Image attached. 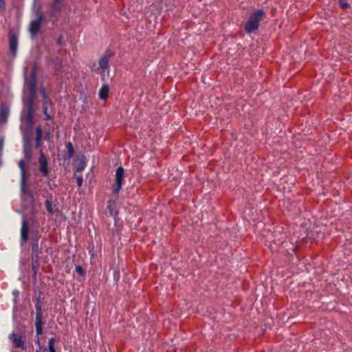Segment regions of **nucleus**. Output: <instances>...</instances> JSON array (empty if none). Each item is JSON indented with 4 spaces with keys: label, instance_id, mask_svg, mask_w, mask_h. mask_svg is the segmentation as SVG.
I'll return each instance as SVG.
<instances>
[{
    "label": "nucleus",
    "instance_id": "4",
    "mask_svg": "<svg viewBox=\"0 0 352 352\" xmlns=\"http://www.w3.org/2000/svg\"><path fill=\"white\" fill-rule=\"evenodd\" d=\"M115 53L110 49L105 50L104 53L98 60L99 67L103 72L109 68L110 58L113 56Z\"/></svg>",
    "mask_w": 352,
    "mask_h": 352
},
{
    "label": "nucleus",
    "instance_id": "5",
    "mask_svg": "<svg viewBox=\"0 0 352 352\" xmlns=\"http://www.w3.org/2000/svg\"><path fill=\"white\" fill-rule=\"evenodd\" d=\"M9 339L12 341L14 348L25 350L26 349L25 342L23 340L22 336L15 333H12L9 336Z\"/></svg>",
    "mask_w": 352,
    "mask_h": 352
},
{
    "label": "nucleus",
    "instance_id": "9",
    "mask_svg": "<svg viewBox=\"0 0 352 352\" xmlns=\"http://www.w3.org/2000/svg\"><path fill=\"white\" fill-rule=\"evenodd\" d=\"M39 170L43 177H47L50 173L47 160L43 152L41 153L38 160Z\"/></svg>",
    "mask_w": 352,
    "mask_h": 352
},
{
    "label": "nucleus",
    "instance_id": "1",
    "mask_svg": "<svg viewBox=\"0 0 352 352\" xmlns=\"http://www.w3.org/2000/svg\"><path fill=\"white\" fill-rule=\"evenodd\" d=\"M264 16L265 12L261 9L250 13L244 25L245 31L248 34H251L257 30L259 28L260 22Z\"/></svg>",
    "mask_w": 352,
    "mask_h": 352
},
{
    "label": "nucleus",
    "instance_id": "14",
    "mask_svg": "<svg viewBox=\"0 0 352 352\" xmlns=\"http://www.w3.org/2000/svg\"><path fill=\"white\" fill-rule=\"evenodd\" d=\"M109 87L108 85H103L99 91V98L101 100H106L109 96Z\"/></svg>",
    "mask_w": 352,
    "mask_h": 352
},
{
    "label": "nucleus",
    "instance_id": "12",
    "mask_svg": "<svg viewBox=\"0 0 352 352\" xmlns=\"http://www.w3.org/2000/svg\"><path fill=\"white\" fill-rule=\"evenodd\" d=\"M21 239L26 242L28 239V221L26 219H23L22 222V227L21 231Z\"/></svg>",
    "mask_w": 352,
    "mask_h": 352
},
{
    "label": "nucleus",
    "instance_id": "7",
    "mask_svg": "<svg viewBox=\"0 0 352 352\" xmlns=\"http://www.w3.org/2000/svg\"><path fill=\"white\" fill-rule=\"evenodd\" d=\"M51 62L54 65V75L61 79L63 73V60L58 57H55L51 59Z\"/></svg>",
    "mask_w": 352,
    "mask_h": 352
},
{
    "label": "nucleus",
    "instance_id": "21",
    "mask_svg": "<svg viewBox=\"0 0 352 352\" xmlns=\"http://www.w3.org/2000/svg\"><path fill=\"white\" fill-rule=\"evenodd\" d=\"M43 113L45 115V119L46 120H51L52 118H51L50 115L47 112V107H46L45 103L43 104Z\"/></svg>",
    "mask_w": 352,
    "mask_h": 352
},
{
    "label": "nucleus",
    "instance_id": "3",
    "mask_svg": "<svg viewBox=\"0 0 352 352\" xmlns=\"http://www.w3.org/2000/svg\"><path fill=\"white\" fill-rule=\"evenodd\" d=\"M124 169L122 166H120L116 169V183L113 186V192L116 195H118L123 182H124Z\"/></svg>",
    "mask_w": 352,
    "mask_h": 352
},
{
    "label": "nucleus",
    "instance_id": "26",
    "mask_svg": "<svg viewBox=\"0 0 352 352\" xmlns=\"http://www.w3.org/2000/svg\"><path fill=\"white\" fill-rule=\"evenodd\" d=\"M82 177L81 176H79L77 177V184L78 186V187H80L82 184Z\"/></svg>",
    "mask_w": 352,
    "mask_h": 352
},
{
    "label": "nucleus",
    "instance_id": "2",
    "mask_svg": "<svg viewBox=\"0 0 352 352\" xmlns=\"http://www.w3.org/2000/svg\"><path fill=\"white\" fill-rule=\"evenodd\" d=\"M36 308V316H35V326H36V333L37 335L36 343L38 346H40V339L39 336L43 333V311H42V303L41 302L40 298L37 299L36 303L35 305Z\"/></svg>",
    "mask_w": 352,
    "mask_h": 352
},
{
    "label": "nucleus",
    "instance_id": "10",
    "mask_svg": "<svg viewBox=\"0 0 352 352\" xmlns=\"http://www.w3.org/2000/svg\"><path fill=\"white\" fill-rule=\"evenodd\" d=\"M18 38L17 36L11 32L9 34V47L12 54L15 56L17 51Z\"/></svg>",
    "mask_w": 352,
    "mask_h": 352
},
{
    "label": "nucleus",
    "instance_id": "6",
    "mask_svg": "<svg viewBox=\"0 0 352 352\" xmlns=\"http://www.w3.org/2000/svg\"><path fill=\"white\" fill-rule=\"evenodd\" d=\"M43 20V14L42 12H40L37 19L31 21L29 30L32 34L35 35L38 33L41 28Z\"/></svg>",
    "mask_w": 352,
    "mask_h": 352
},
{
    "label": "nucleus",
    "instance_id": "23",
    "mask_svg": "<svg viewBox=\"0 0 352 352\" xmlns=\"http://www.w3.org/2000/svg\"><path fill=\"white\" fill-rule=\"evenodd\" d=\"M1 118L6 121V119H7V117H8V112L6 110H3L1 112Z\"/></svg>",
    "mask_w": 352,
    "mask_h": 352
},
{
    "label": "nucleus",
    "instance_id": "11",
    "mask_svg": "<svg viewBox=\"0 0 352 352\" xmlns=\"http://www.w3.org/2000/svg\"><path fill=\"white\" fill-rule=\"evenodd\" d=\"M19 166L21 170V190L23 192H25V162L23 160H21L19 162Z\"/></svg>",
    "mask_w": 352,
    "mask_h": 352
},
{
    "label": "nucleus",
    "instance_id": "25",
    "mask_svg": "<svg viewBox=\"0 0 352 352\" xmlns=\"http://www.w3.org/2000/svg\"><path fill=\"white\" fill-rule=\"evenodd\" d=\"M6 10V3L4 0H0V10L4 11Z\"/></svg>",
    "mask_w": 352,
    "mask_h": 352
},
{
    "label": "nucleus",
    "instance_id": "24",
    "mask_svg": "<svg viewBox=\"0 0 352 352\" xmlns=\"http://www.w3.org/2000/svg\"><path fill=\"white\" fill-rule=\"evenodd\" d=\"M55 344V338H51L47 343V346H54Z\"/></svg>",
    "mask_w": 352,
    "mask_h": 352
},
{
    "label": "nucleus",
    "instance_id": "29",
    "mask_svg": "<svg viewBox=\"0 0 352 352\" xmlns=\"http://www.w3.org/2000/svg\"><path fill=\"white\" fill-rule=\"evenodd\" d=\"M48 350H49V352H56V350L54 346H48Z\"/></svg>",
    "mask_w": 352,
    "mask_h": 352
},
{
    "label": "nucleus",
    "instance_id": "20",
    "mask_svg": "<svg viewBox=\"0 0 352 352\" xmlns=\"http://www.w3.org/2000/svg\"><path fill=\"white\" fill-rule=\"evenodd\" d=\"M346 1L347 0H338L340 6L342 9L346 10L350 7L349 3Z\"/></svg>",
    "mask_w": 352,
    "mask_h": 352
},
{
    "label": "nucleus",
    "instance_id": "22",
    "mask_svg": "<svg viewBox=\"0 0 352 352\" xmlns=\"http://www.w3.org/2000/svg\"><path fill=\"white\" fill-rule=\"evenodd\" d=\"M76 271L77 273H78L80 275L84 274V270H83L82 267L80 265H78L76 267Z\"/></svg>",
    "mask_w": 352,
    "mask_h": 352
},
{
    "label": "nucleus",
    "instance_id": "27",
    "mask_svg": "<svg viewBox=\"0 0 352 352\" xmlns=\"http://www.w3.org/2000/svg\"><path fill=\"white\" fill-rule=\"evenodd\" d=\"M63 37L62 35L59 36L58 39H57V44L58 45H61L62 43H63Z\"/></svg>",
    "mask_w": 352,
    "mask_h": 352
},
{
    "label": "nucleus",
    "instance_id": "8",
    "mask_svg": "<svg viewBox=\"0 0 352 352\" xmlns=\"http://www.w3.org/2000/svg\"><path fill=\"white\" fill-rule=\"evenodd\" d=\"M63 7V3L61 0H53L52 3L50 5L51 15L57 19L60 15Z\"/></svg>",
    "mask_w": 352,
    "mask_h": 352
},
{
    "label": "nucleus",
    "instance_id": "30",
    "mask_svg": "<svg viewBox=\"0 0 352 352\" xmlns=\"http://www.w3.org/2000/svg\"><path fill=\"white\" fill-rule=\"evenodd\" d=\"M43 98H46V94H45V92L44 89H43Z\"/></svg>",
    "mask_w": 352,
    "mask_h": 352
},
{
    "label": "nucleus",
    "instance_id": "17",
    "mask_svg": "<svg viewBox=\"0 0 352 352\" xmlns=\"http://www.w3.org/2000/svg\"><path fill=\"white\" fill-rule=\"evenodd\" d=\"M45 208H46V210H47V212L50 215H52V214H54V211L53 210L52 203V201L50 199H47L45 201Z\"/></svg>",
    "mask_w": 352,
    "mask_h": 352
},
{
    "label": "nucleus",
    "instance_id": "13",
    "mask_svg": "<svg viewBox=\"0 0 352 352\" xmlns=\"http://www.w3.org/2000/svg\"><path fill=\"white\" fill-rule=\"evenodd\" d=\"M28 87L30 89V91L32 95H34L36 92V74L35 72H33L31 74V78L28 84Z\"/></svg>",
    "mask_w": 352,
    "mask_h": 352
},
{
    "label": "nucleus",
    "instance_id": "15",
    "mask_svg": "<svg viewBox=\"0 0 352 352\" xmlns=\"http://www.w3.org/2000/svg\"><path fill=\"white\" fill-rule=\"evenodd\" d=\"M42 135H43V131H42L41 127L37 126L36 128V138H35V145H36V148H38L40 146Z\"/></svg>",
    "mask_w": 352,
    "mask_h": 352
},
{
    "label": "nucleus",
    "instance_id": "16",
    "mask_svg": "<svg viewBox=\"0 0 352 352\" xmlns=\"http://www.w3.org/2000/svg\"><path fill=\"white\" fill-rule=\"evenodd\" d=\"M66 149L68 157L72 158L74 155V148L72 142H69L66 144Z\"/></svg>",
    "mask_w": 352,
    "mask_h": 352
},
{
    "label": "nucleus",
    "instance_id": "19",
    "mask_svg": "<svg viewBox=\"0 0 352 352\" xmlns=\"http://www.w3.org/2000/svg\"><path fill=\"white\" fill-rule=\"evenodd\" d=\"M38 268V261L36 260L35 262H33L32 265V272H33L32 276H33V278L34 279V280H36V274H37Z\"/></svg>",
    "mask_w": 352,
    "mask_h": 352
},
{
    "label": "nucleus",
    "instance_id": "28",
    "mask_svg": "<svg viewBox=\"0 0 352 352\" xmlns=\"http://www.w3.org/2000/svg\"><path fill=\"white\" fill-rule=\"evenodd\" d=\"M84 168H85V165L81 164L78 165V166L77 167L76 171L80 172L84 169Z\"/></svg>",
    "mask_w": 352,
    "mask_h": 352
},
{
    "label": "nucleus",
    "instance_id": "18",
    "mask_svg": "<svg viewBox=\"0 0 352 352\" xmlns=\"http://www.w3.org/2000/svg\"><path fill=\"white\" fill-rule=\"evenodd\" d=\"M32 250L33 255L35 256V257H36V258L37 260L38 258V255H39V248H38V241H36V243H34L32 245Z\"/></svg>",
    "mask_w": 352,
    "mask_h": 352
}]
</instances>
